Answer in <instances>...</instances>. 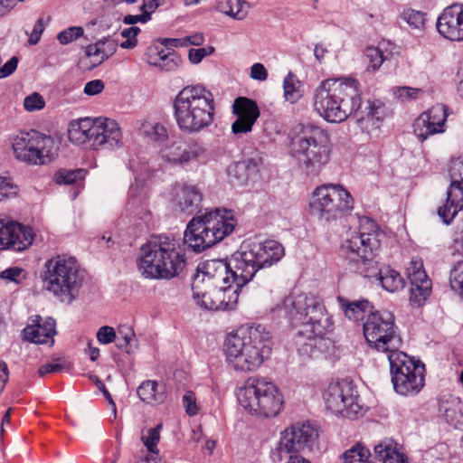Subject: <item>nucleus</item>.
<instances>
[{"label":"nucleus","instance_id":"5fc2aeb1","mask_svg":"<svg viewBox=\"0 0 463 463\" xmlns=\"http://www.w3.org/2000/svg\"><path fill=\"white\" fill-rule=\"evenodd\" d=\"M422 90L411 87H398L394 90L395 96L402 101L412 100L418 99L422 94Z\"/></svg>","mask_w":463,"mask_h":463},{"label":"nucleus","instance_id":"39448f33","mask_svg":"<svg viewBox=\"0 0 463 463\" xmlns=\"http://www.w3.org/2000/svg\"><path fill=\"white\" fill-rule=\"evenodd\" d=\"M359 91L354 79L323 80L315 92V110L328 122L341 123L354 112Z\"/></svg>","mask_w":463,"mask_h":463},{"label":"nucleus","instance_id":"49530a36","mask_svg":"<svg viewBox=\"0 0 463 463\" xmlns=\"http://www.w3.org/2000/svg\"><path fill=\"white\" fill-rule=\"evenodd\" d=\"M449 285L452 290L460 296L463 293V260L457 262L449 274Z\"/></svg>","mask_w":463,"mask_h":463},{"label":"nucleus","instance_id":"9d476101","mask_svg":"<svg viewBox=\"0 0 463 463\" xmlns=\"http://www.w3.org/2000/svg\"><path fill=\"white\" fill-rule=\"evenodd\" d=\"M44 289L61 302L71 303L75 298L82 278L75 258L57 255L48 260L42 271Z\"/></svg>","mask_w":463,"mask_h":463},{"label":"nucleus","instance_id":"0eeeda50","mask_svg":"<svg viewBox=\"0 0 463 463\" xmlns=\"http://www.w3.org/2000/svg\"><path fill=\"white\" fill-rule=\"evenodd\" d=\"M291 152L307 175H318L330 158L329 136L319 127L305 126L292 138Z\"/></svg>","mask_w":463,"mask_h":463},{"label":"nucleus","instance_id":"c03bdc74","mask_svg":"<svg viewBox=\"0 0 463 463\" xmlns=\"http://www.w3.org/2000/svg\"><path fill=\"white\" fill-rule=\"evenodd\" d=\"M162 428V423H159L155 428L149 429L142 433L141 440L148 452L153 455L158 454L157 444L160 440V431Z\"/></svg>","mask_w":463,"mask_h":463},{"label":"nucleus","instance_id":"9b49d317","mask_svg":"<svg viewBox=\"0 0 463 463\" xmlns=\"http://www.w3.org/2000/svg\"><path fill=\"white\" fill-rule=\"evenodd\" d=\"M353 208L351 194L341 184H335L317 186L308 203L309 213L326 223L348 215Z\"/></svg>","mask_w":463,"mask_h":463},{"label":"nucleus","instance_id":"f704fd0d","mask_svg":"<svg viewBox=\"0 0 463 463\" xmlns=\"http://www.w3.org/2000/svg\"><path fill=\"white\" fill-rule=\"evenodd\" d=\"M137 393L142 402L150 405L163 403L166 398L165 387L151 380L143 382L138 386Z\"/></svg>","mask_w":463,"mask_h":463},{"label":"nucleus","instance_id":"473e14b6","mask_svg":"<svg viewBox=\"0 0 463 463\" xmlns=\"http://www.w3.org/2000/svg\"><path fill=\"white\" fill-rule=\"evenodd\" d=\"M386 354L390 363L391 373L402 372L403 373H409L418 371L420 368H425L422 363L414 360L400 349L389 351Z\"/></svg>","mask_w":463,"mask_h":463},{"label":"nucleus","instance_id":"f257e3e1","mask_svg":"<svg viewBox=\"0 0 463 463\" xmlns=\"http://www.w3.org/2000/svg\"><path fill=\"white\" fill-rule=\"evenodd\" d=\"M271 312L286 318L292 326H300L298 334L310 341L308 345L321 349L332 345L325 337L333 329L332 318L322 300L314 294L291 291Z\"/></svg>","mask_w":463,"mask_h":463},{"label":"nucleus","instance_id":"423d86ee","mask_svg":"<svg viewBox=\"0 0 463 463\" xmlns=\"http://www.w3.org/2000/svg\"><path fill=\"white\" fill-rule=\"evenodd\" d=\"M237 223L232 210L216 208L206 212L188 222L184 234V243L194 251L201 252L232 234Z\"/></svg>","mask_w":463,"mask_h":463},{"label":"nucleus","instance_id":"5701e85b","mask_svg":"<svg viewBox=\"0 0 463 463\" xmlns=\"http://www.w3.org/2000/svg\"><path fill=\"white\" fill-rule=\"evenodd\" d=\"M33 237L31 227L13 222L5 224L0 222V250H24L32 245Z\"/></svg>","mask_w":463,"mask_h":463},{"label":"nucleus","instance_id":"ddd939ff","mask_svg":"<svg viewBox=\"0 0 463 463\" xmlns=\"http://www.w3.org/2000/svg\"><path fill=\"white\" fill-rule=\"evenodd\" d=\"M363 331L369 347L377 352L386 354L402 345L394 316L390 311L371 312L364 322Z\"/></svg>","mask_w":463,"mask_h":463},{"label":"nucleus","instance_id":"e433bc0d","mask_svg":"<svg viewBox=\"0 0 463 463\" xmlns=\"http://www.w3.org/2000/svg\"><path fill=\"white\" fill-rule=\"evenodd\" d=\"M250 4L245 0H218L216 10L235 20H243L248 14Z\"/></svg>","mask_w":463,"mask_h":463},{"label":"nucleus","instance_id":"4be33fe9","mask_svg":"<svg viewBox=\"0 0 463 463\" xmlns=\"http://www.w3.org/2000/svg\"><path fill=\"white\" fill-rule=\"evenodd\" d=\"M205 148L200 143L178 138L160 149L162 159L174 165H184L203 156Z\"/></svg>","mask_w":463,"mask_h":463},{"label":"nucleus","instance_id":"6ab92c4d","mask_svg":"<svg viewBox=\"0 0 463 463\" xmlns=\"http://www.w3.org/2000/svg\"><path fill=\"white\" fill-rule=\"evenodd\" d=\"M248 243H243L228 260L232 271V284L241 289L260 269Z\"/></svg>","mask_w":463,"mask_h":463},{"label":"nucleus","instance_id":"79ce46f5","mask_svg":"<svg viewBox=\"0 0 463 463\" xmlns=\"http://www.w3.org/2000/svg\"><path fill=\"white\" fill-rule=\"evenodd\" d=\"M390 53H385L383 50L378 47H367L364 51V57L367 61V70L375 71H377L383 62L388 60Z\"/></svg>","mask_w":463,"mask_h":463},{"label":"nucleus","instance_id":"3c124183","mask_svg":"<svg viewBox=\"0 0 463 463\" xmlns=\"http://www.w3.org/2000/svg\"><path fill=\"white\" fill-rule=\"evenodd\" d=\"M84 30L81 26H71L58 33L57 39L61 44H68L81 37Z\"/></svg>","mask_w":463,"mask_h":463},{"label":"nucleus","instance_id":"f03ea898","mask_svg":"<svg viewBox=\"0 0 463 463\" xmlns=\"http://www.w3.org/2000/svg\"><path fill=\"white\" fill-rule=\"evenodd\" d=\"M270 332L260 324L242 325L230 333L223 349L228 365L237 372L258 370L271 354Z\"/></svg>","mask_w":463,"mask_h":463},{"label":"nucleus","instance_id":"cd10ccee","mask_svg":"<svg viewBox=\"0 0 463 463\" xmlns=\"http://www.w3.org/2000/svg\"><path fill=\"white\" fill-rule=\"evenodd\" d=\"M251 252L261 269L270 267L278 262L284 256L283 246L274 240H268L263 242L248 243Z\"/></svg>","mask_w":463,"mask_h":463},{"label":"nucleus","instance_id":"864d4df0","mask_svg":"<svg viewBox=\"0 0 463 463\" xmlns=\"http://www.w3.org/2000/svg\"><path fill=\"white\" fill-rule=\"evenodd\" d=\"M140 33V29L137 26H131L124 29L121 32V36L126 38L124 42L120 43L122 49H133L137 44V36Z\"/></svg>","mask_w":463,"mask_h":463},{"label":"nucleus","instance_id":"c9c22d12","mask_svg":"<svg viewBox=\"0 0 463 463\" xmlns=\"http://www.w3.org/2000/svg\"><path fill=\"white\" fill-rule=\"evenodd\" d=\"M439 411L450 425L455 428L463 426V404L458 398L451 397L449 400L441 401Z\"/></svg>","mask_w":463,"mask_h":463},{"label":"nucleus","instance_id":"a19ab883","mask_svg":"<svg viewBox=\"0 0 463 463\" xmlns=\"http://www.w3.org/2000/svg\"><path fill=\"white\" fill-rule=\"evenodd\" d=\"M86 175L84 169H59L53 175V180L58 184H72L82 181Z\"/></svg>","mask_w":463,"mask_h":463},{"label":"nucleus","instance_id":"f8f14e48","mask_svg":"<svg viewBox=\"0 0 463 463\" xmlns=\"http://www.w3.org/2000/svg\"><path fill=\"white\" fill-rule=\"evenodd\" d=\"M364 222L368 231H365L364 224L359 232L348 231L341 246L345 257L356 263L358 272L359 268L366 269L373 266V252L379 249L383 236L373 221L364 219Z\"/></svg>","mask_w":463,"mask_h":463},{"label":"nucleus","instance_id":"603ef678","mask_svg":"<svg viewBox=\"0 0 463 463\" xmlns=\"http://www.w3.org/2000/svg\"><path fill=\"white\" fill-rule=\"evenodd\" d=\"M0 278L15 284L21 283L26 278V271L19 267H11L0 273Z\"/></svg>","mask_w":463,"mask_h":463},{"label":"nucleus","instance_id":"0e129e2a","mask_svg":"<svg viewBox=\"0 0 463 463\" xmlns=\"http://www.w3.org/2000/svg\"><path fill=\"white\" fill-rule=\"evenodd\" d=\"M213 51V48H210L209 52L205 48L190 49L188 53L189 61L194 64H197Z\"/></svg>","mask_w":463,"mask_h":463},{"label":"nucleus","instance_id":"aec40b11","mask_svg":"<svg viewBox=\"0 0 463 463\" xmlns=\"http://www.w3.org/2000/svg\"><path fill=\"white\" fill-rule=\"evenodd\" d=\"M449 115V108L440 103L421 113L413 123V131L419 140L424 142L430 136L444 133Z\"/></svg>","mask_w":463,"mask_h":463},{"label":"nucleus","instance_id":"7c9ffc66","mask_svg":"<svg viewBox=\"0 0 463 463\" xmlns=\"http://www.w3.org/2000/svg\"><path fill=\"white\" fill-rule=\"evenodd\" d=\"M463 207V184L451 180L447 192L446 203L438 209V215L443 222L449 224Z\"/></svg>","mask_w":463,"mask_h":463},{"label":"nucleus","instance_id":"774afa93","mask_svg":"<svg viewBox=\"0 0 463 463\" xmlns=\"http://www.w3.org/2000/svg\"><path fill=\"white\" fill-rule=\"evenodd\" d=\"M18 59L16 57L11 58L5 65L0 68V78H5L11 75L16 69Z\"/></svg>","mask_w":463,"mask_h":463},{"label":"nucleus","instance_id":"4d7b16f0","mask_svg":"<svg viewBox=\"0 0 463 463\" xmlns=\"http://www.w3.org/2000/svg\"><path fill=\"white\" fill-rule=\"evenodd\" d=\"M17 187L8 177L0 176V201L15 196Z\"/></svg>","mask_w":463,"mask_h":463},{"label":"nucleus","instance_id":"8fccbe9b","mask_svg":"<svg viewBox=\"0 0 463 463\" xmlns=\"http://www.w3.org/2000/svg\"><path fill=\"white\" fill-rule=\"evenodd\" d=\"M100 44V58L97 59L95 66L102 63L105 60L112 56L118 47V43L115 40L109 38H104L99 40Z\"/></svg>","mask_w":463,"mask_h":463},{"label":"nucleus","instance_id":"37998d69","mask_svg":"<svg viewBox=\"0 0 463 463\" xmlns=\"http://www.w3.org/2000/svg\"><path fill=\"white\" fill-rule=\"evenodd\" d=\"M370 458V450L364 446L357 444L345 451L343 463H372Z\"/></svg>","mask_w":463,"mask_h":463},{"label":"nucleus","instance_id":"72a5a7b5","mask_svg":"<svg viewBox=\"0 0 463 463\" xmlns=\"http://www.w3.org/2000/svg\"><path fill=\"white\" fill-rule=\"evenodd\" d=\"M338 303L345 316L354 321L363 320L366 314H371L373 306L367 299L351 301L344 297H337Z\"/></svg>","mask_w":463,"mask_h":463},{"label":"nucleus","instance_id":"052dcab7","mask_svg":"<svg viewBox=\"0 0 463 463\" xmlns=\"http://www.w3.org/2000/svg\"><path fill=\"white\" fill-rule=\"evenodd\" d=\"M449 175L454 182L463 184V157L453 159L449 165Z\"/></svg>","mask_w":463,"mask_h":463},{"label":"nucleus","instance_id":"e2e57ef3","mask_svg":"<svg viewBox=\"0 0 463 463\" xmlns=\"http://www.w3.org/2000/svg\"><path fill=\"white\" fill-rule=\"evenodd\" d=\"M245 166V171L249 180L253 179L259 173L260 165L259 161L253 158L241 161Z\"/></svg>","mask_w":463,"mask_h":463},{"label":"nucleus","instance_id":"393cba45","mask_svg":"<svg viewBox=\"0 0 463 463\" xmlns=\"http://www.w3.org/2000/svg\"><path fill=\"white\" fill-rule=\"evenodd\" d=\"M232 112L237 117L232 125V130L234 134L250 132L260 114L257 102L246 97L235 99Z\"/></svg>","mask_w":463,"mask_h":463},{"label":"nucleus","instance_id":"338daca9","mask_svg":"<svg viewBox=\"0 0 463 463\" xmlns=\"http://www.w3.org/2000/svg\"><path fill=\"white\" fill-rule=\"evenodd\" d=\"M250 77L253 80L263 81L268 78V71L263 64L254 63L250 68Z\"/></svg>","mask_w":463,"mask_h":463},{"label":"nucleus","instance_id":"13d9d810","mask_svg":"<svg viewBox=\"0 0 463 463\" xmlns=\"http://www.w3.org/2000/svg\"><path fill=\"white\" fill-rule=\"evenodd\" d=\"M183 405L185 412L189 416H194L198 413L199 408L196 403V397L194 392L187 391L183 396Z\"/></svg>","mask_w":463,"mask_h":463},{"label":"nucleus","instance_id":"2eb2a0df","mask_svg":"<svg viewBox=\"0 0 463 463\" xmlns=\"http://www.w3.org/2000/svg\"><path fill=\"white\" fill-rule=\"evenodd\" d=\"M327 410L343 417L355 419L362 414L357 391L351 382L342 380L332 382L323 393Z\"/></svg>","mask_w":463,"mask_h":463},{"label":"nucleus","instance_id":"412c9836","mask_svg":"<svg viewBox=\"0 0 463 463\" xmlns=\"http://www.w3.org/2000/svg\"><path fill=\"white\" fill-rule=\"evenodd\" d=\"M352 115L362 131L369 134L380 128L387 116V108L379 99L363 102L359 91L358 102L354 106Z\"/></svg>","mask_w":463,"mask_h":463},{"label":"nucleus","instance_id":"a18cd8bd","mask_svg":"<svg viewBox=\"0 0 463 463\" xmlns=\"http://www.w3.org/2000/svg\"><path fill=\"white\" fill-rule=\"evenodd\" d=\"M425 16V13L411 8L404 10L401 14L402 20L415 29H422L424 27L426 21Z\"/></svg>","mask_w":463,"mask_h":463},{"label":"nucleus","instance_id":"ea45409f","mask_svg":"<svg viewBox=\"0 0 463 463\" xmlns=\"http://www.w3.org/2000/svg\"><path fill=\"white\" fill-rule=\"evenodd\" d=\"M301 83L291 71L284 79L283 89L286 100L296 103L302 96Z\"/></svg>","mask_w":463,"mask_h":463},{"label":"nucleus","instance_id":"b1692460","mask_svg":"<svg viewBox=\"0 0 463 463\" xmlns=\"http://www.w3.org/2000/svg\"><path fill=\"white\" fill-rule=\"evenodd\" d=\"M437 30L450 41H463V4L446 7L437 20Z\"/></svg>","mask_w":463,"mask_h":463},{"label":"nucleus","instance_id":"4c0bfd02","mask_svg":"<svg viewBox=\"0 0 463 463\" xmlns=\"http://www.w3.org/2000/svg\"><path fill=\"white\" fill-rule=\"evenodd\" d=\"M374 453L383 463H409L407 457L399 452L392 441H383L374 446Z\"/></svg>","mask_w":463,"mask_h":463},{"label":"nucleus","instance_id":"a211bd4d","mask_svg":"<svg viewBox=\"0 0 463 463\" xmlns=\"http://www.w3.org/2000/svg\"><path fill=\"white\" fill-rule=\"evenodd\" d=\"M238 286L204 288L202 292L196 294L193 291V298L202 307L209 310H231L233 309L239 298Z\"/></svg>","mask_w":463,"mask_h":463},{"label":"nucleus","instance_id":"c756f323","mask_svg":"<svg viewBox=\"0 0 463 463\" xmlns=\"http://www.w3.org/2000/svg\"><path fill=\"white\" fill-rule=\"evenodd\" d=\"M145 61L149 64L169 71L175 70L180 57L170 48L164 47L163 43H156L149 46L145 53Z\"/></svg>","mask_w":463,"mask_h":463},{"label":"nucleus","instance_id":"680f3d73","mask_svg":"<svg viewBox=\"0 0 463 463\" xmlns=\"http://www.w3.org/2000/svg\"><path fill=\"white\" fill-rule=\"evenodd\" d=\"M117 338L116 332L113 327L109 326H101L97 332V339L102 345H108L115 341Z\"/></svg>","mask_w":463,"mask_h":463},{"label":"nucleus","instance_id":"f3484780","mask_svg":"<svg viewBox=\"0 0 463 463\" xmlns=\"http://www.w3.org/2000/svg\"><path fill=\"white\" fill-rule=\"evenodd\" d=\"M229 266L228 260H207L201 263L193 278L192 291L198 294L204 288L232 284V271Z\"/></svg>","mask_w":463,"mask_h":463},{"label":"nucleus","instance_id":"bb28decb","mask_svg":"<svg viewBox=\"0 0 463 463\" xmlns=\"http://www.w3.org/2000/svg\"><path fill=\"white\" fill-rule=\"evenodd\" d=\"M55 320L52 317L42 318L37 317L33 325L27 326L24 330V338L34 344L54 343L53 336L56 334Z\"/></svg>","mask_w":463,"mask_h":463},{"label":"nucleus","instance_id":"a878e982","mask_svg":"<svg viewBox=\"0 0 463 463\" xmlns=\"http://www.w3.org/2000/svg\"><path fill=\"white\" fill-rule=\"evenodd\" d=\"M172 202L181 212L193 214L199 210L202 194L194 185L175 184L173 187Z\"/></svg>","mask_w":463,"mask_h":463},{"label":"nucleus","instance_id":"c85d7f7f","mask_svg":"<svg viewBox=\"0 0 463 463\" xmlns=\"http://www.w3.org/2000/svg\"><path fill=\"white\" fill-rule=\"evenodd\" d=\"M425 368L418 371L403 373L402 372L391 373L393 388L397 393L402 395L417 394L424 386Z\"/></svg>","mask_w":463,"mask_h":463},{"label":"nucleus","instance_id":"de8ad7c7","mask_svg":"<svg viewBox=\"0 0 463 463\" xmlns=\"http://www.w3.org/2000/svg\"><path fill=\"white\" fill-rule=\"evenodd\" d=\"M231 182L238 185L246 184L250 180L247 176L245 166L241 161L234 163L228 169Z\"/></svg>","mask_w":463,"mask_h":463},{"label":"nucleus","instance_id":"dca6fc26","mask_svg":"<svg viewBox=\"0 0 463 463\" xmlns=\"http://www.w3.org/2000/svg\"><path fill=\"white\" fill-rule=\"evenodd\" d=\"M317 437V429L310 423L293 424L281 432L273 458L277 457L281 461L288 455H298L306 448H310Z\"/></svg>","mask_w":463,"mask_h":463},{"label":"nucleus","instance_id":"58836bf2","mask_svg":"<svg viewBox=\"0 0 463 463\" xmlns=\"http://www.w3.org/2000/svg\"><path fill=\"white\" fill-rule=\"evenodd\" d=\"M410 302L414 307L421 306L431 292V280L429 277L420 280L410 281Z\"/></svg>","mask_w":463,"mask_h":463},{"label":"nucleus","instance_id":"69168bd1","mask_svg":"<svg viewBox=\"0 0 463 463\" xmlns=\"http://www.w3.org/2000/svg\"><path fill=\"white\" fill-rule=\"evenodd\" d=\"M104 89V83L100 80H93L85 84L84 93L90 96L100 93Z\"/></svg>","mask_w":463,"mask_h":463},{"label":"nucleus","instance_id":"09e8293b","mask_svg":"<svg viewBox=\"0 0 463 463\" xmlns=\"http://www.w3.org/2000/svg\"><path fill=\"white\" fill-rule=\"evenodd\" d=\"M407 276L410 281L420 280L427 276L423 269V261L420 258H412L407 268Z\"/></svg>","mask_w":463,"mask_h":463},{"label":"nucleus","instance_id":"6e6d98bb","mask_svg":"<svg viewBox=\"0 0 463 463\" xmlns=\"http://www.w3.org/2000/svg\"><path fill=\"white\" fill-rule=\"evenodd\" d=\"M45 101L42 95L37 92H33L27 96L24 100V107L27 111H35L43 109Z\"/></svg>","mask_w":463,"mask_h":463},{"label":"nucleus","instance_id":"20e7f679","mask_svg":"<svg viewBox=\"0 0 463 463\" xmlns=\"http://www.w3.org/2000/svg\"><path fill=\"white\" fill-rule=\"evenodd\" d=\"M173 109L179 129L188 134L199 133L214 121L213 95L202 84L184 87L175 97Z\"/></svg>","mask_w":463,"mask_h":463},{"label":"nucleus","instance_id":"6e6552de","mask_svg":"<svg viewBox=\"0 0 463 463\" xmlns=\"http://www.w3.org/2000/svg\"><path fill=\"white\" fill-rule=\"evenodd\" d=\"M68 135L72 143L88 145L93 150L114 151L123 146V135L118 124L109 118H86L72 121Z\"/></svg>","mask_w":463,"mask_h":463},{"label":"nucleus","instance_id":"2f4dec72","mask_svg":"<svg viewBox=\"0 0 463 463\" xmlns=\"http://www.w3.org/2000/svg\"><path fill=\"white\" fill-rule=\"evenodd\" d=\"M373 261V266L367 267L366 269L359 268V273L364 277H374L379 276L382 287L389 292H396L404 287V280L396 270L390 269L389 267L383 268L377 271Z\"/></svg>","mask_w":463,"mask_h":463},{"label":"nucleus","instance_id":"bf43d9fd","mask_svg":"<svg viewBox=\"0 0 463 463\" xmlns=\"http://www.w3.org/2000/svg\"><path fill=\"white\" fill-rule=\"evenodd\" d=\"M64 369H69V364L60 360L53 361L52 363L45 364L39 368L40 376L43 377L48 373H59Z\"/></svg>","mask_w":463,"mask_h":463},{"label":"nucleus","instance_id":"4468645a","mask_svg":"<svg viewBox=\"0 0 463 463\" xmlns=\"http://www.w3.org/2000/svg\"><path fill=\"white\" fill-rule=\"evenodd\" d=\"M15 157L31 165H43L52 162L57 156L58 148L51 136L36 130L24 132L14 139Z\"/></svg>","mask_w":463,"mask_h":463},{"label":"nucleus","instance_id":"7ed1b4c3","mask_svg":"<svg viewBox=\"0 0 463 463\" xmlns=\"http://www.w3.org/2000/svg\"><path fill=\"white\" fill-rule=\"evenodd\" d=\"M180 245L167 236H153L140 248L137 268L141 275L152 279H172L186 266Z\"/></svg>","mask_w":463,"mask_h":463},{"label":"nucleus","instance_id":"1a4fd4ad","mask_svg":"<svg viewBox=\"0 0 463 463\" xmlns=\"http://www.w3.org/2000/svg\"><path fill=\"white\" fill-rule=\"evenodd\" d=\"M238 401L250 414L263 418L276 417L285 403L281 391L264 377L248 378L239 390Z\"/></svg>","mask_w":463,"mask_h":463}]
</instances>
